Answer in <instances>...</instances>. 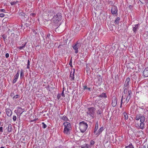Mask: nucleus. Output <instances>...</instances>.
<instances>
[{
  "instance_id": "nucleus-8",
  "label": "nucleus",
  "mask_w": 148,
  "mask_h": 148,
  "mask_svg": "<svg viewBox=\"0 0 148 148\" xmlns=\"http://www.w3.org/2000/svg\"><path fill=\"white\" fill-rule=\"evenodd\" d=\"M130 81V78L127 77L126 78V81L124 85V87L127 88L129 87V82Z\"/></svg>"
},
{
  "instance_id": "nucleus-31",
  "label": "nucleus",
  "mask_w": 148,
  "mask_h": 148,
  "mask_svg": "<svg viewBox=\"0 0 148 148\" xmlns=\"http://www.w3.org/2000/svg\"><path fill=\"white\" fill-rule=\"evenodd\" d=\"M82 148H90L89 145L86 144L84 145H83L82 146Z\"/></svg>"
},
{
  "instance_id": "nucleus-3",
  "label": "nucleus",
  "mask_w": 148,
  "mask_h": 148,
  "mask_svg": "<svg viewBox=\"0 0 148 148\" xmlns=\"http://www.w3.org/2000/svg\"><path fill=\"white\" fill-rule=\"evenodd\" d=\"M81 44L82 43L79 40H78L74 45L72 46L73 49L75 51V53H78V49L81 47Z\"/></svg>"
},
{
  "instance_id": "nucleus-1",
  "label": "nucleus",
  "mask_w": 148,
  "mask_h": 148,
  "mask_svg": "<svg viewBox=\"0 0 148 148\" xmlns=\"http://www.w3.org/2000/svg\"><path fill=\"white\" fill-rule=\"evenodd\" d=\"M62 19V14L60 12L56 14L53 17V24L52 28L53 30H55L56 32L57 31V29L61 24V21Z\"/></svg>"
},
{
  "instance_id": "nucleus-57",
  "label": "nucleus",
  "mask_w": 148,
  "mask_h": 148,
  "mask_svg": "<svg viewBox=\"0 0 148 148\" xmlns=\"http://www.w3.org/2000/svg\"><path fill=\"white\" fill-rule=\"evenodd\" d=\"M11 43V44H12V46H13L14 45V41H12Z\"/></svg>"
},
{
  "instance_id": "nucleus-16",
  "label": "nucleus",
  "mask_w": 148,
  "mask_h": 148,
  "mask_svg": "<svg viewBox=\"0 0 148 148\" xmlns=\"http://www.w3.org/2000/svg\"><path fill=\"white\" fill-rule=\"evenodd\" d=\"M5 111L7 115L9 116H11L12 114V111L11 110L8 108H7L5 109Z\"/></svg>"
},
{
  "instance_id": "nucleus-54",
  "label": "nucleus",
  "mask_w": 148,
  "mask_h": 148,
  "mask_svg": "<svg viewBox=\"0 0 148 148\" xmlns=\"http://www.w3.org/2000/svg\"><path fill=\"white\" fill-rule=\"evenodd\" d=\"M3 131V127H0V132H2Z\"/></svg>"
},
{
  "instance_id": "nucleus-17",
  "label": "nucleus",
  "mask_w": 148,
  "mask_h": 148,
  "mask_svg": "<svg viewBox=\"0 0 148 148\" xmlns=\"http://www.w3.org/2000/svg\"><path fill=\"white\" fill-rule=\"evenodd\" d=\"M140 25V24H137L135 25L134 27H133V31L134 32L136 33V32L138 29H139V27Z\"/></svg>"
},
{
  "instance_id": "nucleus-52",
  "label": "nucleus",
  "mask_w": 148,
  "mask_h": 148,
  "mask_svg": "<svg viewBox=\"0 0 148 148\" xmlns=\"http://www.w3.org/2000/svg\"><path fill=\"white\" fill-rule=\"evenodd\" d=\"M128 95H131L132 91L131 90H129L128 91Z\"/></svg>"
},
{
  "instance_id": "nucleus-6",
  "label": "nucleus",
  "mask_w": 148,
  "mask_h": 148,
  "mask_svg": "<svg viewBox=\"0 0 148 148\" xmlns=\"http://www.w3.org/2000/svg\"><path fill=\"white\" fill-rule=\"evenodd\" d=\"M20 70L18 69V71L17 73L14 75V79L13 80L12 83L13 84L15 83L17 81V80L18 77L19 76V74L20 73Z\"/></svg>"
},
{
  "instance_id": "nucleus-55",
  "label": "nucleus",
  "mask_w": 148,
  "mask_h": 148,
  "mask_svg": "<svg viewBox=\"0 0 148 148\" xmlns=\"http://www.w3.org/2000/svg\"><path fill=\"white\" fill-rule=\"evenodd\" d=\"M14 92H13L10 94V96L11 97H12L13 96H14Z\"/></svg>"
},
{
  "instance_id": "nucleus-35",
  "label": "nucleus",
  "mask_w": 148,
  "mask_h": 148,
  "mask_svg": "<svg viewBox=\"0 0 148 148\" xmlns=\"http://www.w3.org/2000/svg\"><path fill=\"white\" fill-rule=\"evenodd\" d=\"M127 88L124 87L123 92L125 94H126L127 93Z\"/></svg>"
},
{
  "instance_id": "nucleus-23",
  "label": "nucleus",
  "mask_w": 148,
  "mask_h": 148,
  "mask_svg": "<svg viewBox=\"0 0 148 148\" xmlns=\"http://www.w3.org/2000/svg\"><path fill=\"white\" fill-rule=\"evenodd\" d=\"M61 119L64 121H69V120L68 118L65 116L64 115L61 118Z\"/></svg>"
},
{
  "instance_id": "nucleus-2",
  "label": "nucleus",
  "mask_w": 148,
  "mask_h": 148,
  "mask_svg": "<svg viewBox=\"0 0 148 148\" xmlns=\"http://www.w3.org/2000/svg\"><path fill=\"white\" fill-rule=\"evenodd\" d=\"M79 128L82 133L84 132L86 130L88 125L85 121H83L80 122L79 123Z\"/></svg>"
},
{
  "instance_id": "nucleus-25",
  "label": "nucleus",
  "mask_w": 148,
  "mask_h": 148,
  "mask_svg": "<svg viewBox=\"0 0 148 148\" xmlns=\"http://www.w3.org/2000/svg\"><path fill=\"white\" fill-rule=\"evenodd\" d=\"M88 110L90 111L93 114L95 110V109L94 107H91L88 108Z\"/></svg>"
},
{
  "instance_id": "nucleus-10",
  "label": "nucleus",
  "mask_w": 148,
  "mask_h": 148,
  "mask_svg": "<svg viewBox=\"0 0 148 148\" xmlns=\"http://www.w3.org/2000/svg\"><path fill=\"white\" fill-rule=\"evenodd\" d=\"M75 73V69H73V72L72 71H71L70 74V77L71 78L70 80L71 81H73L74 80V74Z\"/></svg>"
},
{
  "instance_id": "nucleus-43",
  "label": "nucleus",
  "mask_w": 148,
  "mask_h": 148,
  "mask_svg": "<svg viewBox=\"0 0 148 148\" xmlns=\"http://www.w3.org/2000/svg\"><path fill=\"white\" fill-rule=\"evenodd\" d=\"M69 64L70 65L71 67H72V58H71V60H70V61L69 62Z\"/></svg>"
},
{
  "instance_id": "nucleus-47",
  "label": "nucleus",
  "mask_w": 148,
  "mask_h": 148,
  "mask_svg": "<svg viewBox=\"0 0 148 148\" xmlns=\"http://www.w3.org/2000/svg\"><path fill=\"white\" fill-rule=\"evenodd\" d=\"M64 88H63V91L62 93V94H61V95H62V96L63 97H65V95H64Z\"/></svg>"
},
{
  "instance_id": "nucleus-51",
  "label": "nucleus",
  "mask_w": 148,
  "mask_h": 148,
  "mask_svg": "<svg viewBox=\"0 0 148 148\" xmlns=\"http://www.w3.org/2000/svg\"><path fill=\"white\" fill-rule=\"evenodd\" d=\"M33 32L34 34L35 35L37 34V32H36L35 30L32 29Z\"/></svg>"
},
{
  "instance_id": "nucleus-21",
  "label": "nucleus",
  "mask_w": 148,
  "mask_h": 148,
  "mask_svg": "<svg viewBox=\"0 0 148 148\" xmlns=\"http://www.w3.org/2000/svg\"><path fill=\"white\" fill-rule=\"evenodd\" d=\"M98 96L99 97H101V98H106L107 97V96L106 93H105L104 92L102 93L101 94H100L99 95H98Z\"/></svg>"
},
{
  "instance_id": "nucleus-37",
  "label": "nucleus",
  "mask_w": 148,
  "mask_h": 148,
  "mask_svg": "<svg viewBox=\"0 0 148 148\" xmlns=\"http://www.w3.org/2000/svg\"><path fill=\"white\" fill-rule=\"evenodd\" d=\"M2 37L3 38L4 41L5 42V39L7 38V36L5 34H4L2 35Z\"/></svg>"
},
{
  "instance_id": "nucleus-62",
  "label": "nucleus",
  "mask_w": 148,
  "mask_h": 148,
  "mask_svg": "<svg viewBox=\"0 0 148 148\" xmlns=\"http://www.w3.org/2000/svg\"><path fill=\"white\" fill-rule=\"evenodd\" d=\"M139 0L141 3H142V2L145 1V0Z\"/></svg>"
},
{
  "instance_id": "nucleus-63",
  "label": "nucleus",
  "mask_w": 148,
  "mask_h": 148,
  "mask_svg": "<svg viewBox=\"0 0 148 148\" xmlns=\"http://www.w3.org/2000/svg\"><path fill=\"white\" fill-rule=\"evenodd\" d=\"M122 103H123V102L121 101V104H120V107L121 108V107L122 106Z\"/></svg>"
},
{
  "instance_id": "nucleus-22",
  "label": "nucleus",
  "mask_w": 148,
  "mask_h": 148,
  "mask_svg": "<svg viewBox=\"0 0 148 148\" xmlns=\"http://www.w3.org/2000/svg\"><path fill=\"white\" fill-rule=\"evenodd\" d=\"M134 145H133L132 143H130L127 146H126L125 148H134Z\"/></svg>"
},
{
  "instance_id": "nucleus-29",
  "label": "nucleus",
  "mask_w": 148,
  "mask_h": 148,
  "mask_svg": "<svg viewBox=\"0 0 148 148\" xmlns=\"http://www.w3.org/2000/svg\"><path fill=\"white\" fill-rule=\"evenodd\" d=\"M120 20V18L119 17H118L114 22L115 24H118L119 23V21Z\"/></svg>"
},
{
  "instance_id": "nucleus-32",
  "label": "nucleus",
  "mask_w": 148,
  "mask_h": 148,
  "mask_svg": "<svg viewBox=\"0 0 148 148\" xmlns=\"http://www.w3.org/2000/svg\"><path fill=\"white\" fill-rule=\"evenodd\" d=\"M123 114L124 115L125 119L126 120L127 119L128 116L127 113L125 112H124L123 113Z\"/></svg>"
},
{
  "instance_id": "nucleus-45",
  "label": "nucleus",
  "mask_w": 148,
  "mask_h": 148,
  "mask_svg": "<svg viewBox=\"0 0 148 148\" xmlns=\"http://www.w3.org/2000/svg\"><path fill=\"white\" fill-rule=\"evenodd\" d=\"M61 94H58L57 95V99H59L61 96Z\"/></svg>"
},
{
  "instance_id": "nucleus-20",
  "label": "nucleus",
  "mask_w": 148,
  "mask_h": 148,
  "mask_svg": "<svg viewBox=\"0 0 148 148\" xmlns=\"http://www.w3.org/2000/svg\"><path fill=\"white\" fill-rule=\"evenodd\" d=\"M104 129L103 128V127H101L100 128V129L98 130V131L97 132L96 135H99L104 130Z\"/></svg>"
},
{
  "instance_id": "nucleus-41",
  "label": "nucleus",
  "mask_w": 148,
  "mask_h": 148,
  "mask_svg": "<svg viewBox=\"0 0 148 148\" xmlns=\"http://www.w3.org/2000/svg\"><path fill=\"white\" fill-rule=\"evenodd\" d=\"M17 2L12 1L10 3V4L11 5H13L15 4Z\"/></svg>"
},
{
  "instance_id": "nucleus-34",
  "label": "nucleus",
  "mask_w": 148,
  "mask_h": 148,
  "mask_svg": "<svg viewBox=\"0 0 148 148\" xmlns=\"http://www.w3.org/2000/svg\"><path fill=\"white\" fill-rule=\"evenodd\" d=\"M102 112V110L101 109H99L98 110L97 112V114H101Z\"/></svg>"
},
{
  "instance_id": "nucleus-50",
  "label": "nucleus",
  "mask_w": 148,
  "mask_h": 148,
  "mask_svg": "<svg viewBox=\"0 0 148 148\" xmlns=\"http://www.w3.org/2000/svg\"><path fill=\"white\" fill-rule=\"evenodd\" d=\"M88 87L87 86H83L84 89V90H87L88 89Z\"/></svg>"
},
{
  "instance_id": "nucleus-19",
  "label": "nucleus",
  "mask_w": 148,
  "mask_h": 148,
  "mask_svg": "<svg viewBox=\"0 0 148 148\" xmlns=\"http://www.w3.org/2000/svg\"><path fill=\"white\" fill-rule=\"evenodd\" d=\"M80 29V27L78 25L76 26L75 28L74 29V31L75 33H77Z\"/></svg>"
},
{
  "instance_id": "nucleus-58",
  "label": "nucleus",
  "mask_w": 148,
  "mask_h": 148,
  "mask_svg": "<svg viewBox=\"0 0 148 148\" xmlns=\"http://www.w3.org/2000/svg\"><path fill=\"white\" fill-rule=\"evenodd\" d=\"M0 11L2 12H5V10L4 9H0Z\"/></svg>"
},
{
  "instance_id": "nucleus-24",
  "label": "nucleus",
  "mask_w": 148,
  "mask_h": 148,
  "mask_svg": "<svg viewBox=\"0 0 148 148\" xmlns=\"http://www.w3.org/2000/svg\"><path fill=\"white\" fill-rule=\"evenodd\" d=\"M8 130L9 132H12V126L11 124H9L8 127Z\"/></svg>"
},
{
  "instance_id": "nucleus-39",
  "label": "nucleus",
  "mask_w": 148,
  "mask_h": 148,
  "mask_svg": "<svg viewBox=\"0 0 148 148\" xmlns=\"http://www.w3.org/2000/svg\"><path fill=\"white\" fill-rule=\"evenodd\" d=\"M42 128H45L47 127V125L46 124H45L44 122H42Z\"/></svg>"
},
{
  "instance_id": "nucleus-18",
  "label": "nucleus",
  "mask_w": 148,
  "mask_h": 148,
  "mask_svg": "<svg viewBox=\"0 0 148 148\" xmlns=\"http://www.w3.org/2000/svg\"><path fill=\"white\" fill-rule=\"evenodd\" d=\"M98 125H99L98 122V121H97L96 122L95 126V129H94V133L95 135L97 132V130L98 128Z\"/></svg>"
},
{
  "instance_id": "nucleus-5",
  "label": "nucleus",
  "mask_w": 148,
  "mask_h": 148,
  "mask_svg": "<svg viewBox=\"0 0 148 148\" xmlns=\"http://www.w3.org/2000/svg\"><path fill=\"white\" fill-rule=\"evenodd\" d=\"M56 14L55 11L53 10H51L48 11V16L49 17V20H51L52 19L53 17Z\"/></svg>"
},
{
  "instance_id": "nucleus-48",
  "label": "nucleus",
  "mask_w": 148,
  "mask_h": 148,
  "mask_svg": "<svg viewBox=\"0 0 148 148\" xmlns=\"http://www.w3.org/2000/svg\"><path fill=\"white\" fill-rule=\"evenodd\" d=\"M81 22H82V23H84V26L85 25H86V21L85 20H83Z\"/></svg>"
},
{
  "instance_id": "nucleus-46",
  "label": "nucleus",
  "mask_w": 148,
  "mask_h": 148,
  "mask_svg": "<svg viewBox=\"0 0 148 148\" xmlns=\"http://www.w3.org/2000/svg\"><path fill=\"white\" fill-rule=\"evenodd\" d=\"M87 114H89L91 116L92 114H93L92 113H91L90 111H89V110H88V112H87Z\"/></svg>"
},
{
  "instance_id": "nucleus-36",
  "label": "nucleus",
  "mask_w": 148,
  "mask_h": 148,
  "mask_svg": "<svg viewBox=\"0 0 148 148\" xmlns=\"http://www.w3.org/2000/svg\"><path fill=\"white\" fill-rule=\"evenodd\" d=\"M99 77L98 78V81L99 82H100V83H101L102 82V77L99 75Z\"/></svg>"
},
{
  "instance_id": "nucleus-53",
  "label": "nucleus",
  "mask_w": 148,
  "mask_h": 148,
  "mask_svg": "<svg viewBox=\"0 0 148 148\" xmlns=\"http://www.w3.org/2000/svg\"><path fill=\"white\" fill-rule=\"evenodd\" d=\"M5 14H3L2 13L0 14V17H3L4 16Z\"/></svg>"
},
{
  "instance_id": "nucleus-9",
  "label": "nucleus",
  "mask_w": 148,
  "mask_h": 148,
  "mask_svg": "<svg viewBox=\"0 0 148 148\" xmlns=\"http://www.w3.org/2000/svg\"><path fill=\"white\" fill-rule=\"evenodd\" d=\"M117 100L115 97H113L112 98V106L113 107L116 106L117 104Z\"/></svg>"
},
{
  "instance_id": "nucleus-11",
  "label": "nucleus",
  "mask_w": 148,
  "mask_h": 148,
  "mask_svg": "<svg viewBox=\"0 0 148 148\" xmlns=\"http://www.w3.org/2000/svg\"><path fill=\"white\" fill-rule=\"evenodd\" d=\"M145 119L144 120L143 118L141 119L140 120V127L141 129H143L144 127V122L145 121Z\"/></svg>"
},
{
  "instance_id": "nucleus-44",
  "label": "nucleus",
  "mask_w": 148,
  "mask_h": 148,
  "mask_svg": "<svg viewBox=\"0 0 148 148\" xmlns=\"http://www.w3.org/2000/svg\"><path fill=\"white\" fill-rule=\"evenodd\" d=\"M13 119L14 121H16V116H13Z\"/></svg>"
},
{
  "instance_id": "nucleus-15",
  "label": "nucleus",
  "mask_w": 148,
  "mask_h": 148,
  "mask_svg": "<svg viewBox=\"0 0 148 148\" xmlns=\"http://www.w3.org/2000/svg\"><path fill=\"white\" fill-rule=\"evenodd\" d=\"M144 119H145V117L143 115H141V114H137L136 115V119L137 120H139L140 119V120L142 118H143Z\"/></svg>"
},
{
  "instance_id": "nucleus-40",
  "label": "nucleus",
  "mask_w": 148,
  "mask_h": 148,
  "mask_svg": "<svg viewBox=\"0 0 148 148\" xmlns=\"http://www.w3.org/2000/svg\"><path fill=\"white\" fill-rule=\"evenodd\" d=\"M31 25V24L29 23H25V27H29Z\"/></svg>"
},
{
  "instance_id": "nucleus-49",
  "label": "nucleus",
  "mask_w": 148,
  "mask_h": 148,
  "mask_svg": "<svg viewBox=\"0 0 148 148\" xmlns=\"http://www.w3.org/2000/svg\"><path fill=\"white\" fill-rule=\"evenodd\" d=\"M9 54L8 53H6L5 55V57L6 58H7L9 57Z\"/></svg>"
},
{
  "instance_id": "nucleus-4",
  "label": "nucleus",
  "mask_w": 148,
  "mask_h": 148,
  "mask_svg": "<svg viewBox=\"0 0 148 148\" xmlns=\"http://www.w3.org/2000/svg\"><path fill=\"white\" fill-rule=\"evenodd\" d=\"M24 111L25 109H24L22 108L20 106H18L17 108V110H15L14 112L16 114L17 116L19 114V117H20L21 115Z\"/></svg>"
},
{
  "instance_id": "nucleus-42",
  "label": "nucleus",
  "mask_w": 148,
  "mask_h": 148,
  "mask_svg": "<svg viewBox=\"0 0 148 148\" xmlns=\"http://www.w3.org/2000/svg\"><path fill=\"white\" fill-rule=\"evenodd\" d=\"M95 143V141L93 140H91L90 141V144L91 145H93Z\"/></svg>"
},
{
  "instance_id": "nucleus-59",
  "label": "nucleus",
  "mask_w": 148,
  "mask_h": 148,
  "mask_svg": "<svg viewBox=\"0 0 148 148\" xmlns=\"http://www.w3.org/2000/svg\"><path fill=\"white\" fill-rule=\"evenodd\" d=\"M35 15H36V14L35 13H32L31 14V15H32V16H33V17H34Z\"/></svg>"
},
{
  "instance_id": "nucleus-12",
  "label": "nucleus",
  "mask_w": 148,
  "mask_h": 148,
  "mask_svg": "<svg viewBox=\"0 0 148 148\" xmlns=\"http://www.w3.org/2000/svg\"><path fill=\"white\" fill-rule=\"evenodd\" d=\"M63 125L64 127L71 128V126L70 123L69 122L66 121L64 123Z\"/></svg>"
},
{
  "instance_id": "nucleus-38",
  "label": "nucleus",
  "mask_w": 148,
  "mask_h": 148,
  "mask_svg": "<svg viewBox=\"0 0 148 148\" xmlns=\"http://www.w3.org/2000/svg\"><path fill=\"white\" fill-rule=\"evenodd\" d=\"M29 65H30V61L29 60H28L27 61V69H29Z\"/></svg>"
},
{
  "instance_id": "nucleus-28",
  "label": "nucleus",
  "mask_w": 148,
  "mask_h": 148,
  "mask_svg": "<svg viewBox=\"0 0 148 148\" xmlns=\"http://www.w3.org/2000/svg\"><path fill=\"white\" fill-rule=\"evenodd\" d=\"M26 43L27 42H26L25 44H22L21 46L19 47H18L17 48H19L20 50L22 49L23 48L25 47V46L26 44Z\"/></svg>"
},
{
  "instance_id": "nucleus-13",
  "label": "nucleus",
  "mask_w": 148,
  "mask_h": 148,
  "mask_svg": "<svg viewBox=\"0 0 148 148\" xmlns=\"http://www.w3.org/2000/svg\"><path fill=\"white\" fill-rule=\"evenodd\" d=\"M143 75L145 77H148V67L144 69L143 72Z\"/></svg>"
},
{
  "instance_id": "nucleus-56",
  "label": "nucleus",
  "mask_w": 148,
  "mask_h": 148,
  "mask_svg": "<svg viewBox=\"0 0 148 148\" xmlns=\"http://www.w3.org/2000/svg\"><path fill=\"white\" fill-rule=\"evenodd\" d=\"M133 6L131 5H130L129 8L130 10H131L133 8Z\"/></svg>"
},
{
  "instance_id": "nucleus-60",
  "label": "nucleus",
  "mask_w": 148,
  "mask_h": 148,
  "mask_svg": "<svg viewBox=\"0 0 148 148\" xmlns=\"http://www.w3.org/2000/svg\"><path fill=\"white\" fill-rule=\"evenodd\" d=\"M139 148H140L139 147ZM141 148H146V146L144 145H142Z\"/></svg>"
},
{
  "instance_id": "nucleus-64",
  "label": "nucleus",
  "mask_w": 148,
  "mask_h": 148,
  "mask_svg": "<svg viewBox=\"0 0 148 148\" xmlns=\"http://www.w3.org/2000/svg\"><path fill=\"white\" fill-rule=\"evenodd\" d=\"M123 96L122 95V97H121V101L123 102Z\"/></svg>"
},
{
  "instance_id": "nucleus-33",
  "label": "nucleus",
  "mask_w": 148,
  "mask_h": 148,
  "mask_svg": "<svg viewBox=\"0 0 148 148\" xmlns=\"http://www.w3.org/2000/svg\"><path fill=\"white\" fill-rule=\"evenodd\" d=\"M20 15L21 16V18H23L24 17H25V13L23 12L20 13Z\"/></svg>"
},
{
  "instance_id": "nucleus-61",
  "label": "nucleus",
  "mask_w": 148,
  "mask_h": 148,
  "mask_svg": "<svg viewBox=\"0 0 148 148\" xmlns=\"http://www.w3.org/2000/svg\"><path fill=\"white\" fill-rule=\"evenodd\" d=\"M50 37V34H47V37L49 39Z\"/></svg>"
},
{
  "instance_id": "nucleus-27",
  "label": "nucleus",
  "mask_w": 148,
  "mask_h": 148,
  "mask_svg": "<svg viewBox=\"0 0 148 148\" xmlns=\"http://www.w3.org/2000/svg\"><path fill=\"white\" fill-rule=\"evenodd\" d=\"M131 95H128L125 100V101L127 102V103H128L129 102L130 99L131 98Z\"/></svg>"
},
{
  "instance_id": "nucleus-14",
  "label": "nucleus",
  "mask_w": 148,
  "mask_h": 148,
  "mask_svg": "<svg viewBox=\"0 0 148 148\" xmlns=\"http://www.w3.org/2000/svg\"><path fill=\"white\" fill-rule=\"evenodd\" d=\"M72 128L64 127V132L67 134H70V131L71 130Z\"/></svg>"
},
{
  "instance_id": "nucleus-7",
  "label": "nucleus",
  "mask_w": 148,
  "mask_h": 148,
  "mask_svg": "<svg viewBox=\"0 0 148 148\" xmlns=\"http://www.w3.org/2000/svg\"><path fill=\"white\" fill-rule=\"evenodd\" d=\"M117 8L115 6H113L112 7L111 12L112 14H116L117 13Z\"/></svg>"
},
{
  "instance_id": "nucleus-30",
  "label": "nucleus",
  "mask_w": 148,
  "mask_h": 148,
  "mask_svg": "<svg viewBox=\"0 0 148 148\" xmlns=\"http://www.w3.org/2000/svg\"><path fill=\"white\" fill-rule=\"evenodd\" d=\"M24 71L23 69H21V70L20 77L21 78H22L24 76Z\"/></svg>"
},
{
  "instance_id": "nucleus-26",
  "label": "nucleus",
  "mask_w": 148,
  "mask_h": 148,
  "mask_svg": "<svg viewBox=\"0 0 148 148\" xmlns=\"http://www.w3.org/2000/svg\"><path fill=\"white\" fill-rule=\"evenodd\" d=\"M20 97V96L18 95H14L13 97V100L15 101L16 99L19 98Z\"/></svg>"
}]
</instances>
